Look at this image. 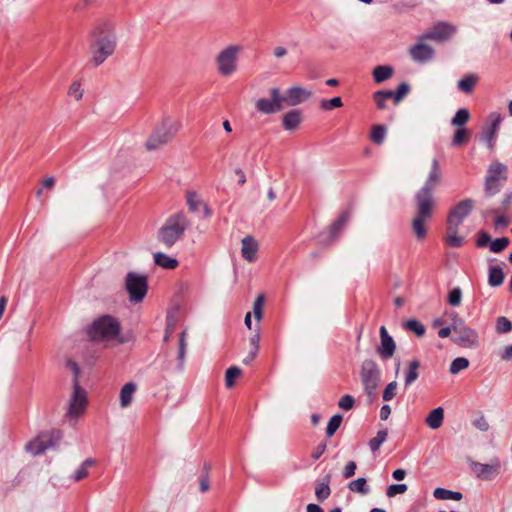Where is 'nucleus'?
<instances>
[{"label":"nucleus","instance_id":"nucleus-16","mask_svg":"<svg viewBox=\"0 0 512 512\" xmlns=\"http://www.w3.org/2000/svg\"><path fill=\"white\" fill-rule=\"evenodd\" d=\"M501 121V115L497 112L490 113L486 119L481 133V140L485 141L490 149L494 146Z\"/></svg>","mask_w":512,"mask_h":512},{"label":"nucleus","instance_id":"nucleus-12","mask_svg":"<svg viewBox=\"0 0 512 512\" xmlns=\"http://www.w3.org/2000/svg\"><path fill=\"white\" fill-rule=\"evenodd\" d=\"M87 405V394L80 387L79 380L73 381V392L69 400V407L66 415L77 419L84 411Z\"/></svg>","mask_w":512,"mask_h":512},{"label":"nucleus","instance_id":"nucleus-42","mask_svg":"<svg viewBox=\"0 0 512 512\" xmlns=\"http://www.w3.org/2000/svg\"><path fill=\"white\" fill-rule=\"evenodd\" d=\"M394 92L387 90H380L374 93V100L379 109H384L386 107V100L393 98Z\"/></svg>","mask_w":512,"mask_h":512},{"label":"nucleus","instance_id":"nucleus-44","mask_svg":"<svg viewBox=\"0 0 512 512\" xmlns=\"http://www.w3.org/2000/svg\"><path fill=\"white\" fill-rule=\"evenodd\" d=\"M342 416L340 414H336V415H333L328 424H327V427H326V435L328 437H331L333 436L336 431L338 430V428L340 427L341 423H342Z\"/></svg>","mask_w":512,"mask_h":512},{"label":"nucleus","instance_id":"nucleus-61","mask_svg":"<svg viewBox=\"0 0 512 512\" xmlns=\"http://www.w3.org/2000/svg\"><path fill=\"white\" fill-rule=\"evenodd\" d=\"M494 225L496 228H506L509 225V220L505 216L500 215L496 217Z\"/></svg>","mask_w":512,"mask_h":512},{"label":"nucleus","instance_id":"nucleus-14","mask_svg":"<svg viewBox=\"0 0 512 512\" xmlns=\"http://www.w3.org/2000/svg\"><path fill=\"white\" fill-rule=\"evenodd\" d=\"M452 341L463 348H476L479 345V337L476 330L466 324L453 331Z\"/></svg>","mask_w":512,"mask_h":512},{"label":"nucleus","instance_id":"nucleus-31","mask_svg":"<svg viewBox=\"0 0 512 512\" xmlns=\"http://www.w3.org/2000/svg\"><path fill=\"white\" fill-rule=\"evenodd\" d=\"M433 496L438 500H456L462 499V493L457 491L447 490L445 488H436L433 492Z\"/></svg>","mask_w":512,"mask_h":512},{"label":"nucleus","instance_id":"nucleus-23","mask_svg":"<svg viewBox=\"0 0 512 512\" xmlns=\"http://www.w3.org/2000/svg\"><path fill=\"white\" fill-rule=\"evenodd\" d=\"M137 385L134 382H128L120 390L119 401L121 408H127L131 405Z\"/></svg>","mask_w":512,"mask_h":512},{"label":"nucleus","instance_id":"nucleus-25","mask_svg":"<svg viewBox=\"0 0 512 512\" xmlns=\"http://www.w3.org/2000/svg\"><path fill=\"white\" fill-rule=\"evenodd\" d=\"M443 421L444 409L442 407L433 409L425 419L426 425L433 430L440 428L443 425Z\"/></svg>","mask_w":512,"mask_h":512},{"label":"nucleus","instance_id":"nucleus-58","mask_svg":"<svg viewBox=\"0 0 512 512\" xmlns=\"http://www.w3.org/2000/svg\"><path fill=\"white\" fill-rule=\"evenodd\" d=\"M409 90L410 87L407 83L400 84L393 95L395 102H399L409 92Z\"/></svg>","mask_w":512,"mask_h":512},{"label":"nucleus","instance_id":"nucleus-30","mask_svg":"<svg viewBox=\"0 0 512 512\" xmlns=\"http://www.w3.org/2000/svg\"><path fill=\"white\" fill-rule=\"evenodd\" d=\"M154 262L156 265L165 269H173L178 265L177 259L172 258L161 252L154 254Z\"/></svg>","mask_w":512,"mask_h":512},{"label":"nucleus","instance_id":"nucleus-40","mask_svg":"<svg viewBox=\"0 0 512 512\" xmlns=\"http://www.w3.org/2000/svg\"><path fill=\"white\" fill-rule=\"evenodd\" d=\"M468 366H469V360L467 358H465V357H458V358H455L451 362L450 368H449V372L452 375H456L460 371L468 368Z\"/></svg>","mask_w":512,"mask_h":512},{"label":"nucleus","instance_id":"nucleus-9","mask_svg":"<svg viewBox=\"0 0 512 512\" xmlns=\"http://www.w3.org/2000/svg\"><path fill=\"white\" fill-rule=\"evenodd\" d=\"M179 125L170 120H164L151 134L146 141V148L149 151L156 150L168 143L178 130Z\"/></svg>","mask_w":512,"mask_h":512},{"label":"nucleus","instance_id":"nucleus-21","mask_svg":"<svg viewBox=\"0 0 512 512\" xmlns=\"http://www.w3.org/2000/svg\"><path fill=\"white\" fill-rule=\"evenodd\" d=\"M433 49L421 41L410 48V55L416 62H426L433 57Z\"/></svg>","mask_w":512,"mask_h":512},{"label":"nucleus","instance_id":"nucleus-7","mask_svg":"<svg viewBox=\"0 0 512 512\" xmlns=\"http://www.w3.org/2000/svg\"><path fill=\"white\" fill-rule=\"evenodd\" d=\"M124 288L132 303L141 302L148 290V278L144 273L128 272L124 280Z\"/></svg>","mask_w":512,"mask_h":512},{"label":"nucleus","instance_id":"nucleus-13","mask_svg":"<svg viewBox=\"0 0 512 512\" xmlns=\"http://www.w3.org/2000/svg\"><path fill=\"white\" fill-rule=\"evenodd\" d=\"M270 99L260 98L256 101V109L264 114H274L283 108L284 99L280 94V90L277 87H273L269 90Z\"/></svg>","mask_w":512,"mask_h":512},{"label":"nucleus","instance_id":"nucleus-52","mask_svg":"<svg viewBox=\"0 0 512 512\" xmlns=\"http://www.w3.org/2000/svg\"><path fill=\"white\" fill-rule=\"evenodd\" d=\"M446 315L449 318L450 326L453 328V331L465 325V321L456 312L446 313Z\"/></svg>","mask_w":512,"mask_h":512},{"label":"nucleus","instance_id":"nucleus-60","mask_svg":"<svg viewBox=\"0 0 512 512\" xmlns=\"http://www.w3.org/2000/svg\"><path fill=\"white\" fill-rule=\"evenodd\" d=\"M67 367L72 371V373L74 375L73 381L78 380L79 375H80V369H79V366L77 365V363L72 360H68Z\"/></svg>","mask_w":512,"mask_h":512},{"label":"nucleus","instance_id":"nucleus-36","mask_svg":"<svg viewBox=\"0 0 512 512\" xmlns=\"http://www.w3.org/2000/svg\"><path fill=\"white\" fill-rule=\"evenodd\" d=\"M348 488L353 492H358L362 495H366L369 493V487L367 486V481L365 478H358L356 480L351 481L348 484Z\"/></svg>","mask_w":512,"mask_h":512},{"label":"nucleus","instance_id":"nucleus-1","mask_svg":"<svg viewBox=\"0 0 512 512\" xmlns=\"http://www.w3.org/2000/svg\"><path fill=\"white\" fill-rule=\"evenodd\" d=\"M441 170L438 159L434 158L431 169L423 187L415 194L416 210L412 219V231L418 240L427 235V222L431 219L435 201L433 190L440 182Z\"/></svg>","mask_w":512,"mask_h":512},{"label":"nucleus","instance_id":"nucleus-4","mask_svg":"<svg viewBox=\"0 0 512 512\" xmlns=\"http://www.w3.org/2000/svg\"><path fill=\"white\" fill-rule=\"evenodd\" d=\"M189 226L185 214L176 213L170 216L158 232V240L166 247H172L184 234Z\"/></svg>","mask_w":512,"mask_h":512},{"label":"nucleus","instance_id":"nucleus-57","mask_svg":"<svg viewBox=\"0 0 512 512\" xmlns=\"http://www.w3.org/2000/svg\"><path fill=\"white\" fill-rule=\"evenodd\" d=\"M264 303V296L259 295L253 305V313L255 315V318L257 320H260L262 318V308Z\"/></svg>","mask_w":512,"mask_h":512},{"label":"nucleus","instance_id":"nucleus-38","mask_svg":"<svg viewBox=\"0 0 512 512\" xmlns=\"http://www.w3.org/2000/svg\"><path fill=\"white\" fill-rule=\"evenodd\" d=\"M404 328L408 331L414 332L418 337H422L425 334L424 325L416 319L406 321L404 323Z\"/></svg>","mask_w":512,"mask_h":512},{"label":"nucleus","instance_id":"nucleus-56","mask_svg":"<svg viewBox=\"0 0 512 512\" xmlns=\"http://www.w3.org/2000/svg\"><path fill=\"white\" fill-rule=\"evenodd\" d=\"M491 237L486 231H479L477 234L476 245L477 247L483 248L491 243Z\"/></svg>","mask_w":512,"mask_h":512},{"label":"nucleus","instance_id":"nucleus-45","mask_svg":"<svg viewBox=\"0 0 512 512\" xmlns=\"http://www.w3.org/2000/svg\"><path fill=\"white\" fill-rule=\"evenodd\" d=\"M469 139V132L466 128H458L453 136L452 145L461 146L466 143Z\"/></svg>","mask_w":512,"mask_h":512},{"label":"nucleus","instance_id":"nucleus-35","mask_svg":"<svg viewBox=\"0 0 512 512\" xmlns=\"http://www.w3.org/2000/svg\"><path fill=\"white\" fill-rule=\"evenodd\" d=\"M469 119V110L466 108H461L455 113L454 117L451 119V125L461 128L468 122Z\"/></svg>","mask_w":512,"mask_h":512},{"label":"nucleus","instance_id":"nucleus-63","mask_svg":"<svg viewBox=\"0 0 512 512\" xmlns=\"http://www.w3.org/2000/svg\"><path fill=\"white\" fill-rule=\"evenodd\" d=\"M288 53V50L287 48H285L284 46H276L274 49H273V55L280 59V58H283L284 56H286Z\"/></svg>","mask_w":512,"mask_h":512},{"label":"nucleus","instance_id":"nucleus-50","mask_svg":"<svg viewBox=\"0 0 512 512\" xmlns=\"http://www.w3.org/2000/svg\"><path fill=\"white\" fill-rule=\"evenodd\" d=\"M397 387L398 384L396 381L388 383L382 394L383 400L386 402L391 401L396 396Z\"/></svg>","mask_w":512,"mask_h":512},{"label":"nucleus","instance_id":"nucleus-26","mask_svg":"<svg viewBox=\"0 0 512 512\" xmlns=\"http://www.w3.org/2000/svg\"><path fill=\"white\" fill-rule=\"evenodd\" d=\"M187 205L189 207V210L192 212H197L200 207H203L205 217H209L211 214L207 205L202 202V200L195 192L187 193Z\"/></svg>","mask_w":512,"mask_h":512},{"label":"nucleus","instance_id":"nucleus-27","mask_svg":"<svg viewBox=\"0 0 512 512\" xmlns=\"http://www.w3.org/2000/svg\"><path fill=\"white\" fill-rule=\"evenodd\" d=\"M504 272L500 266L494 265L489 267L488 283L492 287H498L504 282Z\"/></svg>","mask_w":512,"mask_h":512},{"label":"nucleus","instance_id":"nucleus-3","mask_svg":"<svg viewBox=\"0 0 512 512\" xmlns=\"http://www.w3.org/2000/svg\"><path fill=\"white\" fill-rule=\"evenodd\" d=\"M242 51L243 46L239 44H230L222 48L214 58L217 73L224 78L233 76L239 69V57Z\"/></svg>","mask_w":512,"mask_h":512},{"label":"nucleus","instance_id":"nucleus-17","mask_svg":"<svg viewBox=\"0 0 512 512\" xmlns=\"http://www.w3.org/2000/svg\"><path fill=\"white\" fill-rule=\"evenodd\" d=\"M474 202L471 199H464L456 204L450 211L447 223L460 226L464 219L471 213Z\"/></svg>","mask_w":512,"mask_h":512},{"label":"nucleus","instance_id":"nucleus-34","mask_svg":"<svg viewBox=\"0 0 512 512\" xmlns=\"http://www.w3.org/2000/svg\"><path fill=\"white\" fill-rule=\"evenodd\" d=\"M419 366H420V363L417 360H414V361L410 362L408 370L405 373V386L406 387L410 386L412 383H414L418 379V377H419V373H418Z\"/></svg>","mask_w":512,"mask_h":512},{"label":"nucleus","instance_id":"nucleus-19","mask_svg":"<svg viewBox=\"0 0 512 512\" xmlns=\"http://www.w3.org/2000/svg\"><path fill=\"white\" fill-rule=\"evenodd\" d=\"M380 345L377 347V353L382 359H390L395 352L396 344L394 339L389 335L385 326H381Z\"/></svg>","mask_w":512,"mask_h":512},{"label":"nucleus","instance_id":"nucleus-47","mask_svg":"<svg viewBox=\"0 0 512 512\" xmlns=\"http://www.w3.org/2000/svg\"><path fill=\"white\" fill-rule=\"evenodd\" d=\"M83 89L81 88V82L79 80H75L72 82L68 89V95L74 98L76 101H79L83 97Z\"/></svg>","mask_w":512,"mask_h":512},{"label":"nucleus","instance_id":"nucleus-64","mask_svg":"<svg viewBox=\"0 0 512 512\" xmlns=\"http://www.w3.org/2000/svg\"><path fill=\"white\" fill-rule=\"evenodd\" d=\"M474 424L481 431H487L489 428V424L484 417H481L478 420H476Z\"/></svg>","mask_w":512,"mask_h":512},{"label":"nucleus","instance_id":"nucleus-18","mask_svg":"<svg viewBox=\"0 0 512 512\" xmlns=\"http://www.w3.org/2000/svg\"><path fill=\"white\" fill-rule=\"evenodd\" d=\"M312 96V92L301 86H292L286 90L285 95L282 96L284 103L289 106L299 105Z\"/></svg>","mask_w":512,"mask_h":512},{"label":"nucleus","instance_id":"nucleus-15","mask_svg":"<svg viewBox=\"0 0 512 512\" xmlns=\"http://www.w3.org/2000/svg\"><path fill=\"white\" fill-rule=\"evenodd\" d=\"M457 32V27L449 22H437L429 31H427L421 38L430 39L435 41H446L452 38Z\"/></svg>","mask_w":512,"mask_h":512},{"label":"nucleus","instance_id":"nucleus-55","mask_svg":"<svg viewBox=\"0 0 512 512\" xmlns=\"http://www.w3.org/2000/svg\"><path fill=\"white\" fill-rule=\"evenodd\" d=\"M354 403V398L351 395L346 394L340 398L338 406L339 408L348 411L354 407Z\"/></svg>","mask_w":512,"mask_h":512},{"label":"nucleus","instance_id":"nucleus-39","mask_svg":"<svg viewBox=\"0 0 512 512\" xmlns=\"http://www.w3.org/2000/svg\"><path fill=\"white\" fill-rule=\"evenodd\" d=\"M331 494V489L329 486V481L318 483L315 487V496L318 501L323 502L326 500Z\"/></svg>","mask_w":512,"mask_h":512},{"label":"nucleus","instance_id":"nucleus-49","mask_svg":"<svg viewBox=\"0 0 512 512\" xmlns=\"http://www.w3.org/2000/svg\"><path fill=\"white\" fill-rule=\"evenodd\" d=\"M186 347H187V343H186V331H183L181 334H180V338H179V349H178V361H179V365L182 367L183 366V363H184V359H185V355H186Z\"/></svg>","mask_w":512,"mask_h":512},{"label":"nucleus","instance_id":"nucleus-32","mask_svg":"<svg viewBox=\"0 0 512 512\" xmlns=\"http://www.w3.org/2000/svg\"><path fill=\"white\" fill-rule=\"evenodd\" d=\"M393 75V68L391 66H377L373 70V78L376 83H381Z\"/></svg>","mask_w":512,"mask_h":512},{"label":"nucleus","instance_id":"nucleus-59","mask_svg":"<svg viewBox=\"0 0 512 512\" xmlns=\"http://www.w3.org/2000/svg\"><path fill=\"white\" fill-rule=\"evenodd\" d=\"M356 468H357V465L354 461L348 462L344 468L343 477L345 479H349L352 476H354Z\"/></svg>","mask_w":512,"mask_h":512},{"label":"nucleus","instance_id":"nucleus-53","mask_svg":"<svg viewBox=\"0 0 512 512\" xmlns=\"http://www.w3.org/2000/svg\"><path fill=\"white\" fill-rule=\"evenodd\" d=\"M408 487L406 484H393L387 488L386 494L388 497H394L397 494H403L407 491Z\"/></svg>","mask_w":512,"mask_h":512},{"label":"nucleus","instance_id":"nucleus-54","mask_svg":"<svg viewBox=\"0 0 512 512\" xmlns=\"http://www.w3.org/2000/svg\"><path fill=\"white\" fill-rule=\"evenodd\" d=\"M462 292L460 288H454L449 292L448 302L452 306H458L461 303Z\"/></svg>","mask_w":512,"mask_h":512},{"label":"nucleus","instance_id":"nucleus-41","mask_svg":"<svg viewBox=\"0 0 512 512\" xmlns=\"http://www.w3.org/2000/svg\"><path fill=\"white\" fill-rule=\"evenodd\" d=\"M386 136V128L382 125H375L372 127L370 139L377 145L383 143Z\"/></svg>","mask_w":512,"mask_h":512},{"label":"nucleus","instance_id":"nucleus-37","mask_svg":"<svg viewBox=\"0 0 512 512\" xmlns=\"http://www.w3.org/2000/svg\"><path fill=\"white\" fill-rule=\"evenodd\" d=\"M387 436H388L387 430H385V429L379 430L377 432L376 436L373 437L372 439H370V441H369V447H370L371 451L376 452L377 450H379L381 445L386 441Z\"/></svg>","mask_w":512,"mask_h":512},{"label":"nucleus","instance_id":"nucleus-51","mask_svg":"<svg viewBox=\"0 0 512 512\" xmlns=\"http://www.w3.org/2000/svg\"><path fill=\"white\" fill-rule=\"evenodd\" d=\"M343 106L342 99L340 97H334L329 100H322L320 102V107L324 110H332L334 108H339Z\"/></svg>","mask_w":512,"mask_h":512},{"label":"nucleus","instance_id":"nucleus-43","mask_svg":"<svg viewBox=\"0 0 512 512\" xmlns=\"http://www.w3.org/2000/svg\"><path fill=\"white\" fill-rule=\"evenodd\" d=\"M241 375V369L232 366L226 370L225 373V385L227 388H232L234 386L235 380Z\"/></svg>","mask_w":512,"mask_h":512},{"label":"nucleus","instance_id":"nucleus-5","mask_svg":"<svg viewBox=\"0 0 512 512\" xmlns=\"http://www.w3.org/2000/svg\"><path fill=\"white\" fill-rule=\"evenodd\" d=\"M120 331L118 321L109 315H104L93 322L88 330L89 336L95 341L114 339Z\"/></svg>","mask_w":512,"mask_h":512},{"label":"nucleus","instance_id":"nucleus-48","mask_svg":"<svg viewBox=\"0 0 512 512\" xmlns=\"http://www.w3.org/2000/svg\"><path fill=\"white\" fill-rule=\"evenodd\" d=\"M512 330V323L511 321L504 317H498L496 320V331L498 333H508Z\"/></svg>","mask_w":512,"mask_h":512},{"label":"nucleus","instance_id":"nucleus-62","mask_svg":"<svg viewBox=\"0 0 512 512\" xmlns=\"http://www.w3.org/2000/svg\"><path fill=\"white\" fill-rule=\"evenodd\" d=\"M501 359L504 361L512 360V345L506 346L500 355Z\"/></svg>","mask_w":512,"mask_h":512},{"label":"nucleus","instance_id":"nucleus-33","mask_svg":"<svg viewBox=\"0 0 512 512\" xmlns=\"http://www.w3.org/2000/svg\"><path fill=\"white\" fill-rule=\"evenodd\" d=\"M350 218L349 212L342 213L330 227V238L335 239Z\"/></svg>","mask_w":512,"mask_h":512},{"label":"nucleus","instance_id":"nucleus-28","mask_svg":"<svg viewBox=\"0 0 512 512\" xmlns=\"http://www.w3.org/2000/svg\"><path fill=\"white\" fill-rule=\"evenodd\" d=\"M95 465V460L92 458H88L81 463V465L74 471V473L70 476L75 482H79L86 478L89 473V468Z\"/></svg>","mask_w":512,"mask_h":512},{"label":"nucleus","instance_id":"nucleus-24","mask_svg":"<svg viewBox=\"0 0 512 512\" xmlns=\"http://www.w3.org/2000/svg\"><path fill=\"white\" fill-rule=\"evenodd\" d=\"M458 228L455 224L447 223L445 242L451 247H460L464 243V237L458 235Z\"/></svg>","mask_w":512,"mask_h":512},{"label":"nucleus","instance_id":"nucleus-10","mask_svg":"<svg viewBox=\"0 0 512 512\" xmlns=\"http://www.w3.org/2000/svg\"><path fill=\"white\" fill-rule=\"evenodd\" d=\"M62 438L60 430H51L38 435L26 445V450L32 455H40L47 449L54 447Z\"/></svg>","mask_w":512,"mask_h":512},{"label":"nucleus","instance_id":"nucleus-29","mask_svg":"<svg viewBox=\"0 0 512 512\" xmlns=\"http://www.w3.org/2000/svg\"><path fill=\"white\" fill-rule=\"evenodd\" d=\"M478 80L479 78L476 74H469L458 81L457 87L460 91L466 94H470L473 91Z\"/></svg>","mask_w":512,"mask_h":512},{"label":"nucleus","instance_id":"nucleus-2","mask_svg":"<svg viewBox=\"0 0 512 512\" xmlns=\"http://www.w3.org/2000/svg\"><path fill=\"white\" fill-rule=\"evenodd\" d=\"M117 45L116 36L112 26L105 23L91 31L90 54L95 66L105 62L115 51Z\"/></svg>","mask_w":512,"mask_h":512},{"label":"nucleus","instance_id":"nucleus-46","mask_svg":"<svg viewBox=\"0 0 512 512\" xmlns=\"http://www.w3.org/2000/svg\"><path fill=\"white\" fill-rule=\"evenodd\" d=\"M509 243H510L509 238L501 237V238H497L494 241H491L489 248H490V251L493 253H500L507 248Z\"/></svg>","mask_w":512,"mask_h":512},{"label":"nucleus","instance_id":"nucleus-11","mask_svg":"<svg viewBox=\"0 0 512 512\" xmlns=\"http://www.w3.org/2000/svg\"><path fill=\"white\" fill-rule=\"evenodd\" d=\"M470 468L476 478L493 481L501 474L502 465L498 458H494L489 463L472 462Z\"/></svg>","mask_w":512,"mask_h":512},{"label":"nucleus","instance_id":"nucleus-6","mask_svg":"<svg viewBox=\"0 0 512 512\" xmlns=\"http://www.w3.org/2000/svg\"><path fill=\"white\" fill-rule=\"evenodd\" d=\"M360 378L364 392L369 398H375L381 381V370L378 364L372 359H365L361 364Z\"/></svg>","mask_w":512,"mask_h":512},{"label":"nucleus","instance_id":"nucleus-8","mask_svg":"<svg viewBox=\"0 0 512 512\" xmlns=\"http://www.w3.org/2000/svg\"><path fill=\"white\" fill-rule=\"evenodd\" d=\"M508 178L507 166L501 162H492L485 177L484 189L488 196L497 194Z\"/></svg>","mask_w":512,"mask_h":512},{"label":"nucleus","instance_id":"nucleus-22","mask_svg":"<svg viewBox=\"0 0 512 512\" xmlns=\"http://www.w3.org/2000/svg\"><path fill=\"white\" fill-rule=\"evenodd\" d=\"M302 121V113L299 110H290L284 114L282 123L287 131L296 130Z\"/></svg>","mask_w":512,"mask_h":512},{"label":"nucleus","instance_id":"nucleus-20","mask_svg":"<svg viewBox=\"0 0 512 512\" xmlns=\"http://www.w3.org/2000/svg\"><path fill=\"white\" fill-rule=\"evenodd\" d=\"M258 249L259 244L254 237L247 235L242 239L241 256L249 263L256 261Z\"/></svg>","mask_w":512,"mask_h":512}]
</instances>
